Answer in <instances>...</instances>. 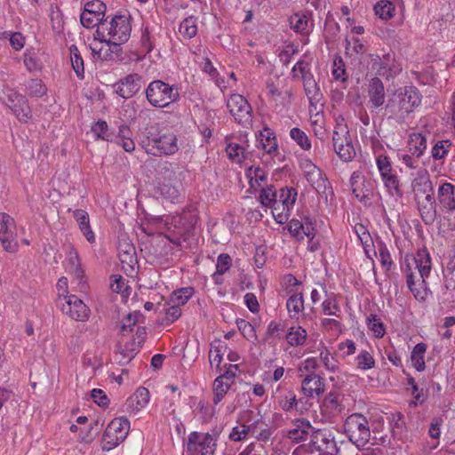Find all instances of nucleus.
<instances>
[{
  "instance_id": "9",
  "label": "nucleus",
  "mask_w": 455,
  "mask_h": 455,
  "mask_svg": "<svg viewBox=\"0 0 455 455\" xmlns=\"http://www.w3.org/2000/svg\"><path fill=\"white\" fill-rule=\"evenodd\" d=\"M311 452L318 455H339L340 452L334 435L330 430H314L310 435Z\"/></svg>"
},
{
  "instance_id": "51",
  "label": "nucleus",
  "mask_w": 455,
  "mask_h": 455,
  "mask_svg": "<svg viewBox=\"0 0 455 455\" xmlns=\"http://www.w3.org/2000/svg\"><path fill=\"white\" fill-rule=\"evenodd\" d=\"M259 200L260 203L264 206H268L269 204H280V202H277V194L272 186H267L261 189L259 193Z\"/></svg>"
},
{
  "instance_id": "19",
  "label": "nucleus",
  "mask_w": 455,
  "mask_h": 455,
  "mask_svg": "<svg viewBox=\"0 0 455 455\" xmlns=\"http://www.w3.org/2000/svg\"><path fill=\"white\" fill-rule=\"evenodd\" d=\"M297 190L294 188H283L279 191L277 202L282 204L281 212L277 213L276 221L283 223L286 220L290 210L293 207L297 199Z\"/></svg>"
},
{
  "instance_id": "27",
  "label": "nucleus",
  "mask_w": 455,
  "mask_h": 455,
  "mask_svg": "<svg viewBox=\"0 0 455 455\" xmlns=\"http://www.w3.org/2000/svg\"><path fill=\"white\" fill-rule=\"evenodd\" d=\"M149 396V391L140 387L127 399L126 405L132 411H140L148 404Z\"/></svg>"
},
{
  "instance_id": "12",
  "label": "nucleus",
  "mask_w": 455,
  "mask_h": 455,
  "mask_svg": "<svg viewBox=\"0 0 455 455\" xmlns=\"http://www.w3.org/2000/svg\"><path fill=\"white\" fill-rule=\"evenodd\" d=\"M0 243L3 249L9 253L18 251L19 243L14 219L7 213H0Z\"/></svg>"
},
{
  "instance_id": "1",
  "label": "nucleus",
  "mask_w": 455,
  "mask_h": 455,
  "mask_svg": "<svg viewBox=\"0 0 455 455\" xmlns=\"http://www.w3.org/2000/svg\"><path fill=\"white\" fill-rule=\"evenodd\" d=\"M422 96L415 86L399 88L388 100L386 110L393 116L405 118L421 104Z\"/></svg>"
},
{
  "instance_id": "7",
  "label": "nucleus",
  "mask_w": 455,
  "mask_h": 455,
  "mask_svg": "<svg viewBox=\"0 0 455 455\" xmlns=\"http://www.w3.org/2000/svg\"><path fill=\"white\" fill-rule=\"evenodd\" d=\"M5 96V104L12 111L17 119L27 124L33 116L31 108L26 97L16 90L6 87L3 91Z\"/></svg>"
},
{
  "instance_id": "8",
  "label": "nucleus",
  "mask_w": 455,
  "mask_h": 455,
  "mask_svg": "<svg viewBox=\"0 0 455 455\" xmlns=\"http://www.w3.org/2000/svg\"><path fill=\"white\" fill-rule=\"evenodd\" d=\"M334 151L344 162L352 161L355 156V149L352 144L349 131L347 125L338 124L332 134Z\"/></svg>"
},
{
  "instance_id": "38",
  "label": "nucleus",
  "mask_w": 455,
  "mask_h": 455,
  "mask_svg": "<svg viewBox=\"0 0 455 455\" xmlns=\"http://www.w3.org/2000/svg\"><path fill=\"white\" fill-rule=\"evenodd\" d=\"M25 86L28 95L31 98H41L47 92V87L40 79H30Z\"/></svg>"
},
{
  "instance_id": "37",
  "label": "nucleus",
  "mask_w": 455,
  "mask_h": 455,
  "mask_svg": "<svg viewBox=\"0 0 455 455\" xmlns=\"http://www.w3.org/2000/svg\"><path fill=\"white\" fill-rule=\"evenodd\" d=\"M286 307L291 318H298L304 309L303 295L300 292L294 293L289 297Z\"/></svg>"
},
{
  "instance_id": "59",
  "label": "nucleus",
  "mask_w": 455,
  "mask_h": 455,
  "mask_svg": "<svg viewBox=\"0 0 455 455\" xmlns=\"http://www.w3.org/2000/svg\"><path fill=\"white\" fill-rule=\"evenodd\" d=\"M377 166L381 177L391 173L392 166L389 158L380 155L377 157Z\"/></svg>"
},
{
  "instance_id": "29",
  "label": "nucleus",
  "mask_w": 455,
  "mask_h": 455,
  "mask_svg": "<svg viewBox=\"0 0 455 455\" xmlns=\"http://www.w3.org/2000/svg\"><path fill=\"white\" fill-rule=\"evenodd\" d=\"M261 419L254 420L251 425L242 424L239 427H233L229 434V439L234 442H241L247 438L249 434L254 435L258 425Z\"/></svg>"
},
{
  "instance_id": "49",
  "label": "nucleus",
  "mask_w": 455,
  "mask_h": 455,
  "mask_svg": "<svg viewBox=\"0 0 455 455\" xmlns=\"http://www.w3.org/2000/svg\"><path fill=\"white\" fill-rule=\"evenodd\" d=\"M298 401L296 395L289 391L286 395L278 397V405L284 411H291L297 408Z\"/></svg>"
},
{
  "instance_id": "11",
  "label": "nucleus",
  "mask_w": 455,
  "mask_h": 455,
  "mask_svg": "<svg viewBox=\"0 0 455 455\" xmlns=\"http://www.w3.org/2000/svg\"><path fill=\"white\" fill-rule=\"evenodd\" d=\"M412 267L418 269L421 282L424 283L425 279L428 277L431 271V258L427 248L419 249L416 256L406 255L402 263L401 269L408 275L412 271Z\"/></svg>"
},
{
  "instance_id": "52",
  "label": "nucleus",
  "mask_w": 455,
  "mask_h": 455,
  "mask_svg": "<svg viewBox=\"0 0 455 455\" xmlns=\"http://www.w3.org/2000/svg\"><path fill=\"white\" fill-rule=\"evenodd\" d=\"M323 407L330 413L336 414L342 410V406L339 401V396L333 393H329L323 400Z\"/></svg>"
},
{
  "instance_id": "34",
  "label": "nucleus",
  "mask_w": 455,
  "mask_h": 455,
  "mask_svg": "<svg viewBox=\"0 0 455 455\" xmlns=\"http://www.w3.org/2000/svg\"><path fill=\"white\" fill-rule=\"evenodd\" d=\"M70 61L72 68L79 79L84 78V64L81 53L76 45L69 47Z\"/></svg>"
},
{
  "instance_id": "3",
  "label": "nucleus",
  "mask_w": 455,
  "mask_h": 455,
  "mask_svg": "<svg viewBox=\"0 0 455 455\" xmlns=\"http://www.w3.org/2000/svg\"><path fill=\"white\" fill-rule=\"evenodd\" d=\"M146 99L154 108H167L177 102L180 98V88L176 84H169L162 80L150 82L145 91Z\"/></svg>"
},
{
  "instance_id": "15",
  "label": "nucleus",
  "mask_w": 455,
  "mask_h": 455,
  "mask_svg": "<svg viewBox=\"0 0 455 455\" xmlns=\"http://www.w3.org/2000/svg\"><path fill=\"white\" fill-rule=\"evenodd\" d=\"M350 185L352 192L361 203L370 204L376 188L375 180L368 179L361 172L355 171L351 175Z\"/></svg>"
},
{
  "instance_id": "53",
  "label": "nucleus",
  "mask_w": 455,
  "mask_h": 455,
  "mask_svg": "<svg viewBox=\"0 0 455 455\" xmlns=\"http://www.w3.org/2000/svg\"><path fill=\"white\" fill-rule=\"evenodd\" d=\"M368 327L377 338H381L385 334L384 324L376 315H371L368 317Z\"/></svg>"
},
{
  "instance_id": "18",
  "label": "nucleus",
  "mask_w": 455,
  "mask_h": 455,
  "mask_svg": "<svg viewBox=\"0 0 455 455\" xmlns=\"http://www.w3.org/2000/svg\"><path fill=\"white\" fill-rule=\"evenodd\" d=\"M368 108L371 112L375 111L385 103V87L379 77H373L370 80L368 85Z\"/></svg>"
},
{
  "instance_id": "58",
  "label": "nucleus",
  "mask_w": 455,
  "mask_h": 455,
  "mask_svg": "<svg viewBox=\"0 0 455 455\" xmlns=\"http://www.w3.org/2000/svg\"><path fill=\"white\" fill-rule=\"evenodd\" d=\"M159 190L163 196L170 200L177 199L180 196V190L178 189V188L169 183H163L159 187Z\"/></svg>"
},
{
  "instance_id": "21",
  "label": "nucleus",
  "mask_w": 455,
  "mask_h": 455,
  "mask_svg": "<svg viewBox=\"0 0 455 455\" xmlns=\"http://www.w3.org/2000/svg\"><path fill=\"white\" fill-rule=\"evenodd\" d=\"M305 169V177L307 182L313 187L317 194H325L327 180L323 177L322 171L311 162L306 164Z\"/></svg>"
},
{
  "instance_id": "63",
  "label": "nucleus",
  "mask_w": 455,
  "mask_h": 455,
  "mask_svg": "<svg viewBox=\"0 0 455 455\" xmlns=\"http://www.w3.org/2000/svg\"><path fill=\"white\" fill-rule=\"evenodd\" d=\"M135 254L134 247L130 243L124 244V249H119V257L122 262H132V259Z\"/></svg>"
},
{
  "instance_id": "16",
  "label": "nucleus",
  "mask_w": 455,
  "mask_h": 455,
  "mask_svg": "<svg viewBox=\"0 0 455 455\" xmlns=\"http://www.w3.org/2000/svg\"><path fill=\"white\" fill-rule=\"evenodd\" d=\"M106 4L100 0H92L84 4V11L80 15L81 24L87 28H93L98 24L106 22Z\"/></svg>"
},
{
  "instance_id": "2",
  "label": "nucleus",
  "mask_w": 455,
  "mask_h": 455,
  "mask_svg": "<svg viewBox=\"0 0 455 455\" xmlns=\"http://www.w3.org/2000/svg\"><path fill=\"white\" fill-rule=\"evenodd\" d=\"M140 145L146 150L147 154L156 155H172L178 151L177 138L173 133H159L154 127L147 128L145 139Z\"/></svg>"
},
{
  "instance_id": "6",
  "label": "nucleus",
  "mask_w": 455,
  "mask_h": 455,
  "mask_svg": "<svg viewBox=\"0 0 455 455\" xmlns=\"http://www.w3.org/2000/svg\"><path fill=\"white\" fill-rule=\"evenodd\" d=\"M217 443L209 433L191 432L187 440V455H214Z\"/></svg>"
},
{
  "instance_id": "26",
  "label": "nucleus",
  "mask_w": 455,
  "mask_h": 455,
  "mask_svg": "<svg viewBox=\"0 0 455 455\" xmlns=\"http://www.w3.org/2000/svg\"><path fill=\"white\" fill-rule=\"evenodd\" d=\"M73 216L78 223L79 228L86 240L90 243H93L95 242V235L90 226L89 214L82 209H77L74 212Z\"/></svg>"
},
{
  "instance_id": "45",
  "label": "nucleus",
  "mask_w": 455,
  "mask_h": 455,
  "mask_svg": "<svg viewBox=\"0 0 455 455\" xmlns=\"http://www.w3.org/2000/svg\"><path fill=\"white\" fill-rule=\"evenodd\" d=\"M291 138L304 150L311 148V141L306 132L299 128L294 127L290 131Z\"/></svg>"
},
{
  "instance_id": "60",
  "label": "nucleus",
  "mask_w": 455,
  "mask_h": 455,
  "mask_svg": "<svg viewBox=\"0 0 455 455\" xmlns=\"http://www.w3.org/2000/svg\"><path fill=\"white\" fill-rule=\"evenodd\" d=\"M140 316L139 312L130 313L126 315V317L123 320V323L121 326V331H132V327L135 326L138 322V318Z\"/></svg>"
},
{
  "instance_id": "61",
  "label": "nucleus",
  "mask_w": 455,
  "mask_h": 455,
  "mask_svg": "<svg viewBox=\"0 0 455 455\" xmlns=\"http://www.w3.org/2000/svg\"><path fill=\"white\" fill-rule=\"evenodd\" d=\"M303 222L298 220H291L288 224V230L290 234L299 240L303 239Z\"/></svg>"
},
{
  "instance_id": "48",
  "label": "nucleus",
  "mask_w": 455,
  "mask_h": 455,
  "mask_svg": "<svg viewBox=\"0 0 455 455\" xmlns=\"http://www.w3.org/2000/svg\"><path fill=\"white\" fill-rule=\"evenodd\" d=\"M357 368L367 371L374 367L375 360L373 356L367 351L362 350L355 357Z\"/></svg>"
},
{
  "instance_id": "24",
  "label": "nucleus",
  "mask_w": 455,
  "mask_h": 455,
  "mask_svg": "<svg viewBox=\"0 0 455 455\" xmlns=\"http://www.w3.org/2000/svg\"><path fill=\"white\" fill-rule=\"evenodd\" d=\"M379 65L378 75L385 76L387 79L397 76L402 71V66L395 60L394 53L384 54L379 59Z\"/></svg>"
},
{
  "instance_id": "36",
  "label": "nucleus",
  "mask_w": 455,
  "mask_h": 455,
  "mask_svg": "<svg viewBox=\"0 0 455 455\" xmlns=\"http://www.w3.org/2000/svg\"><path fill=\"white\" fill-rule=\"evenodd\" d=\"M140 347V345L136 344L135 339L126 343L124 347L119 346L117 348V355H120L119 363H129L137 355Z\"/></svg>"
},
{
  "instance_id": "43",
  "label": "nucleus",
  "mask_w": 455,
  "mask_h": 455,
  "mask_svg": "<svg viewBox=\"0 0 455 455\" xmlns=\"http://www.w3.org/2000/svg\"><path fill=\"white\" fill-rule=\"evenodd\" d=\"M309 20L307 14H298L291 18V28L299 33L308 34L309 33Z\"/></svg>"
},
{
  "instance_id": "31",
  "label": "nucleus",
  "mask_w": 455,
  "mask_h": 455,
  "mask_svg": "<svg viewBox=\"0 0 455 455\" xmlns=\"http://www.w3.org/2000/svg\"><path fill=\"white\" fill-rule=\"evenodd\" d=\"M259 144L262 149L269 155L277 151L278 145L274 132L269 128H264L260 132Z\"/></svg>"
},
{
  "instance_id": "35",
  "label": "nucleus",
  "mask_w": 455,
  "mask_h": 455,
  "mask_svg": "<svg viewBox=\"0 0 455 455\" xmlns=\"http://www.w3.org/2000/svg\"><path fill=\"white\" fill-rule=\"evenodd\" d=\"M375 14L384 20H388L395 16V6L389 0H379L374 5Z\"/></svg>"
},
{
  "instance_id": "28",
  "label": "nucleus",
  "mask_w": 455,
  "mask_h": 455,
  "mask_svg": "<svg viewBox=\"0 0 455 455\" xmlns=\"http://www.w3.org/2000/svg\"><path fill=\"white\" fill-rule=\"evenodd\" d=\"M408 147L410 153L419 158L427 149V139L422 133L413 132L410 135Z\"/></svg>"
},
{
  "instance_id": "22",
  "label": "nucleus",
  "mask_w": 455,
  "mask_h": 455,
  "mask_svg": "<svg viewBox=\"0 0 455 455\" xmlns=\"http://www.w3.org/2000/svg\"><path fill=\"white\" fill-rule=\"evenodd\" d=\"M412 188L416 199L421 198V196H435L433 183L428 172L425 169L418 172L417 177L412 181Z\"/></svg>"
},
{
  "instance_id": "44",
  "label": "nucleus",
  "mask_w": 455,
  "mask_h": 455,
  "mask_svg": "<svg viewBox=\"0 0 455 455\" xmlns=\"http://www.w3.org/2000/svg\"><path fill=\"white\" fill-rule=\"evenodd\" d=\"M303 86L311 105L320 101L322 93L315 79L303 84Z\"/></svg>"
},
{
  "instance_id": "42",
  "label": "nucleus",
  "mask_w": 455,
  "mask_h": 455,
  "mask_svg": "<svg viewBox=\"0 0 455 455\" xmlns=\"http://www.w3.org/2000/svg\"><path fill=\"white\" fill-rule=\"evenodd\" d=\"M68 267L77 279L84 277V270L81 267L78 253L75 248H71L68 253Z\"/></svg>"
},
{
  "instance_id": "57",
  "label": "nucleus",
  "mask_w": 455,
  "mask_h": 455,
  "mask_svg": "<svg viewBox=\"0 0 455 455\" xmlns=\"http://www.w3.org/2000/svg\"><path fill=\"white\" fill-rule=\"evenodd\" d=\"M354 228L355 234L364 247L370 246V244L372 243L371 235L363 225L356 224Z\"/></svg>"
},
{
  "instance_id": "13",
  "label": "nucleus",
  "mask_w": 455,
  "mask_h": 455,
  "mask_svg": "<svg viewBox=\"0 0 455 455\" xmlns=\"http://www.w3.org/2000/svg\"><path fill=\"white\" fill-rule=\"evenodd\" d=\"M102 28L107 30L108 39L127 42L132 31L130 16L116 15L110 21L107 20L106 22H103Z\"/></svg>"
},
{
  "instance_id": "25",
  "label": "nucleus",
  "mask_w": 455,
  "mask_h": 455,
  "mask_svg": "<svg viewBox=\"0 0 455 455\" xmlns=\"http://www.w3.org/2000/svg\"><path fill=\"white\" fill-rule=\"evenodd\" d=\"M440 205L448 212L455 211V186L449 182L442 183L437 191Z\"/></svg>"
},
{
  "instance_id": "55",
  "label": "nucleus",
  "mask_w": 455,
  "mask_h": 455,
  "mask_svg": "<svg viewBox=\"0 0 455 455\" xmlns=\"http://www.w3.org/2000/svg\"><path fill=\"white\" fill-rule=\"evenodd\" d=\"M449 140L437 141L433 147L431 156L434 159L438 160L443 158L448 153V148L451 147Z\"/></svg>"
},
{
  "instance_id": "54",
  "label": "nucleus",
  "mask_w": 455,
  "mask_h": 455,
  "mask_svg": "<svg viewBox=\"0 0 455 455\" xmlns=\"http://www.w3.org/2000/svg\"><path fill=\"white\" fill-rule=\"evenodd\" d=\"M226 151L230 159L236 160L237 162H241L242 159L246 157L244 148L237 143H229Z\"/></svg>"
},
{
  "instance_id": "17",
  "label": "nucleus",
  "mask_w": 455,
  "mask_h": 455,
  "mask_svg": "<svg viewBox=\"0 0 455 455\" xmlns=\"http://www.w3.org/2000/svg\"><path fill=\"white\" fill-rule=\"evenodd\" d=\"M142 76L137 73L129 74L114 84L116 92L123 99H130L140 92Z\"/></svg>"
},
{
  "instance_id": "20",
  "label": "nucleus",
  "mask_w": 455,
  "mask_h": 455,
  "mask_svg": "<svg viewBox=\"0 0 455 455\" xmlns=\"http://www.w3.org/2000/svg\"><path fill=\"white\" fill-rule=\"evenodd\" d=\"M324 390V379L317 374H307L301 381V391L307 397H318L323 394Z\"/></svg>"
},
{
  "instance_id": "46",
  "label": "nucleus",
  "mask_w": 455,
  "mask_h": 455,
  "mask_svg": "<svg viewBox=\"0 0 455 455\" xmlns=\"http://www.w3.org/2000/svg\"><path fill=\"white\" fill-rule=\"evenodd\" d=\"M232 259L227 253L219 255L216 264V272L213 274V278L216 283H219L218 276L224 275L231 267Z\"/></svg>"
},
{
  "instance_id": "14",
  "label": "nucleus",
  "mask_w": 455,
  "mask_h": 455,
  "mask_svg": "<svg viewBox=\"0 0 455 455\" xmlns=\"http://www.w3.org/2000/svg\"><path fill=\"white\" fill-rule=\"evenodd\" d=\"M227 108L237 124L244 127L251 125L252 121L251 107L243 96L232 94L228 100Z\"/></svg>"
},
{
  "instance_id": "5",
  "label": "nucleus",
  "mask_w": 455,
  "mask_h": 455,
  "mask_svg": "<svg viewBox=\"0 0 455 455\" xmlns=\"http://www.w3.org/2000/svg\"><path fill=\"white\" fill-rule=\"evenodd\" d=\"M130 421L124 417L116 418L108 425L102 438V449L110 451L122 443L127 436Z\"/></svg>"
},
{
  "instance_id": "33",
  "label": "nucleus",
  "mask_w": 455,
  "mask_h": 455,
  "mask_svg": "<svg viewBox=\"0 0 455 455\" xmlns=\"http://www.w3.org/2000/svg\"><path fill=\"white\" fill-rule=\"evenodd\" d=\"M307 337V331L301 326H292L286 333V340L291 347H299L305 343Z\"/></svg>"
},
{
  "instance_id": "56",
  "label": "nucleus",
  "mask_w": 455,
  "mask_h": 455,
  "mask_svg": "<svg viewBox=\"0 0 455 455\" xmlns=\"http://www.w3.org/2000/svg\"><path fill=\"white\" fill-rule=\"evenodd\" d=\"M332 76L335 80L341 82L347 81L346 69L344 68L343 60L340 57L336 58L333 61Z\"/></svg>"
},
{
  "instance_id": "47",
  "label": "nucleus",
  "mask_w": 455,
  "mask_h": 455,
  "mask_svg": "<svg viewBox=\"0 0 455 455\" xmlns=\"http://www.w3.org/2000/svg\"><path fill=\"white\" fill-rule=\"evenodd\" d=\"M92 132L96 136V139H100L106 141L112 140V134L108 132V125L106 121L99 120L92 126Z\"/></svg>"
},
{
  "instance_id": "23",
  "label": "nucleus",
  "mask_w": 455,
  "mask_h": 455,
  "mask_svg": "<svg viewBox=\"0 0 455 455\" xmlns=\"http://www.w3.org/2000/svg\"><path fill=\"white\" fill-rule=\"evenodd\" d=\"M418 209L423 222L426 225H432L436 220V203L435 196H421L416 199Z\"/></svg>"
},
{
  "instance_id": "30",
  "label": "nucleus",
  "mask_w": 455,
  "mask_h": 455,
  "mask_svg": "<svg viewBox=\"0 0 455 455\" xmlns=\"http://www.w3.org/2000/svg\"><path fill=\"white\" fill-rule=\"evenodd\" d=\"M312 432V427L308 421L299 420L296 427L288 431L287 435L293 442L299 443L307 440Z\"/></svg>"
},
{
  "instance_id": "41",
  "label": "nucleus",
  "mask_w": 455,
  "mask_h": 455,
  "mask_svg": "<svg viewBox=\"0 0 455 455\" xmlns=\"http://www.w3.org/2000/svg\"><path fill=\"white\" fill-rule=\"evenodd\" d=\"M181 315L180 307L177 305L171 304L170 307L164 309V315L158 318L157 322L159 324L164 326L171 325Z\"/></svg>"
},
{
  "instance_id": "64",
  "label": "nucleus",
  "mask_w": 455,
  "mask_h": 455,
  "mask_svg": "<svg viewBox=\"0 0 455 455\" xmlns=\"http://www.w3.org/2000/svg\"><path fill=\"white\" fill-rule=\"evenodd\" d=\"M309 69H310L309 68V63L305 61V60H300L292 68V69H291V76L294 78H299V76H302L303 74H305Z\"/></svg>"
},
{
  "instance_id": "32",
  "label": "nucleus",
  "mask_w": 455,
  "mask_h": 455,
  "mask_svg": "<svg viewBox=\"0 0 455 455\" xmlns=\"http://www.w3.org/2000/svg\"><path fill=\"white\" fill-rule=\"evenodd\" d=\"M231 388V382L223 380V377H217L213 381L212 392L213 404L218 405Z\"/></svg>"
},
{
  "instance_id": "10",
  "label": "nucleus",
  "mask_w": 455,
  "mask_h": 455,
  "mask_svg": "<svg viewBox=\"0 0 455 455\" xmlns=\"http://www.w3.org/2000/svg\"><path fill=\"white\" fill-rule=\"evenodd\" d=\"M57 304L73 320L84 322L89 318V307L76 295H63V298L60 295Z\"/></svg>"
},
{
  "instance_id": "4",
  "label": "nucleus",
  "mask_w": 455,
  "mask_h": 455,
  "mask_svg": "<svg viewBox=\"0 0 455 455\" xmlns=\"http://www.w3.org/2000/svg\"><path fill=\"white\" fill-rule=\"evenodd\" d=\"M344 431L349 441L357 448L368 443L371 431L367 419L360 413L349 415L344 423Z\"/></svg>"
},
{
  "instance_id": "50",
  "label": "nucleus",
  "mask_w": 455,
  "mask_h": 455,
  "mask_svg": "<svg viewBox=\"0 0 455 455\" xmlns=\"http://www.w3.org/2000/svg\"><path fill=\"white\" fill-rule=\"evenodd\" d=\"M236 325L238 330L241 331L243 336L249 341H254L257 339L256 331L254 326L243 320V319H238L236 321Z\"/></svg>"
},
{
  "instance_id": "39",
  "label": "nucleus",
  "mask_w": 455,
  "mask_h": 455,
  "mask_svg": "<svg viewBox=\"0 0 455 455\" xmlns=\"http://www.w3.org/2000/svg\"><path fill=\"white\" fill-rule=\"evenodd\" d=\"M193 294L194 288L190 286L174 291L171 295L170 303L180 307L188 302Z\"/></svg>"
},
{
  "instance_id": "62",
  "label": "nucleus",
  "mask_w": 455,
  "mask_h": 455,
  "mask_svg": "<svg viewBox=\"0 0 455 455\" xmlns=\"http://www.w3.org/2000/svg\"><path fill=\"white\" fill-rule=\"evenodd\" d=\"M91 396L92 400L100 407H107L108 405L109 400L103 390L94 388L91 392Z\"/></svg>"
},
{
  "instance_id": "40",
  "label": "nucleus",
  "mask_w": 455,
  "mask_h": 455,
  "mask_svg": "<svg viewBox=\"0 0 455 455\" xmlns=\"http://www.w3.org/2000/svg\"><path fill=\"white\" fill-rule=\"evenodd\" d=\"M179 31L182 36L188 39H191L196 36L197 33L196 18L189 16L184 19L180 24Z\"/></svg>"
}]
</instances>
